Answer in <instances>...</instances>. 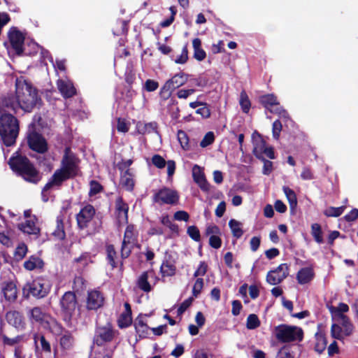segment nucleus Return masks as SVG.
Listing matches in <instances>:
<instances>
[{"instance_id":"obj_1","label":"nucleus","mask_w":358,"mask_h":358,"mask_svg":"<svg viewBox=\"0 0 358 358\" xmlns=\"http://www.w3.org/2000/svg\"><path fill=\"white\" fill-rule=\"evenodd\" d=\"M15 94L23 113H31L36 107L41 105V99L38 96V90L23 76L16 78Z\"/></svg>"},{"instance_id":"obj_2","label":"nucleus","mask_w":358,"mask_h":358,"mask_svg":"<svg viewBox=\"0 0 358 358\" xmlns=\"http://www.w3.org/2000/svg\"><path fill=\"white\" fill-rule=\"evenodd\" d=\"M8 164L15 173L22 176L26 181L37 184L41 179L39 172L25 156H12L8 161Z\"/></svg>"},{"instance_id":"obj_3","label":"nucleus","mask_w":358,"mask_h":358,"mask_svg":"<svg viewBox=\"0 0 358 358\" xmlns=\"http://www.w3.org/2000/svg\"><path fill=\"white\" fill-rule=\"evenodd\" d=\"M19 133L17 119L13 114L2 113L0 116V140L6 146L13 145Z\"/></svg>"},{"instance_id":"obj_4","label":"nucleus","mask_w":358,"mask_h":358,"mask_svg":"<svg viewBox=\"0 0 358 358\" xmlns=\"http://www.w3.org/2000/svg\"><path fill=\"white\" fill-rule=\"evenodd\" d=\"M276 339L280 343L300 342L303 338V331L296 326L280 324L274 328Z\"/></svg>"},{"instance_id":"obj_5","label":"nucleus","mask_w":358,"mask_h":358,"mask_svg":"<svg viewBox=\"0 0 358 358\" xmlns=\"http://www.w3.org/2000/svg\"><path fill=\"white\" fill-rule=\"evenodd\" d=\"M179 199L180 195L176 190L166 187L155 190L152 196V202L159 206L176 205L179 201Z\"/></svg>"},{"instance_id":"obj_6","label":"nucleus","mask_w":358,"mask_h":358,"mask_svg":"<svg viewBox=\"0 0 358 358\" xmlns=\"http://www.w3.org/2000/svg\"><path fill=\"white\" fill-rule=\"evenodd\" d=\"M188 78V75L184 73H178L175 74L171 78L166 80L164 85L162 87L159 95L164 100L168 99L172 92L182 85H184Z\"/></svg>"},{"instance_id":"obj_7","label":"nucleus","mask_w":358,"mask_h":358,"mask_svg":"<svg viewBox=\"0 0 358 358\" xmlns=\"http://www.w3.org/2000/svg\"><path fill=\"white\" fill-rule=\"evenodd\" d=\"M78 305L77 298L73 292H66L60 299V306L66 322H71V317Z\"/></svg>"},{"instance_id":"obj_8","label":"nucleus","mask_w":358,"mask_h":358,"mask_svg":"<svg viewBox=\"0 0 358 358\" xmlns=\"http://www.w3.org/2000/svg\"><path fill=\"white\" fill-rule=\"evenodd\" d=\"M29 294L37 299H41L48 295L50 290V283L49 280L38 278L31 282L27 285Z\"/></svg>"},{"instance_id":"obj_9","label":"nucleus","mask_w":358,"mask_h":358,"mask_svg":"<svg viewBox=\"0 0 358 358\" xmlns=\"http://www.w3.org/2000/svg\"><path fill=\"white\" fill-rule=\"evenodd\" d=\"M0 111L2 113L17 114L21 110V105L16 94H7L0 98Z\"/></svg>"},{"instance_id":"obj_10","label":"nucleus","mask_w":358,"mask_h":358,"mask_svg":"<svg viewBox=\"0 0 358 358\" xmlns=\"http://www.w3.org/2000/svg\"><path fill=\"white\" fill-rule=\"evenodd\" d=\"M27 140L29 148L38 153L43 154L48 150L47 142L39 133L34 130H29Z\"/></svg>"},{"instance_id":"obj_11","label":"nucleus","mask_w":358,"mask_h":358,"mask_svg":"<svg viewBox=\"0 0 358 358\" xmlns=\"http://www.w3.org/2000/svg\"><path fill=\"white\" fill-rule=\"evenodd\" d=\"M289 275V266L287 264H280L275 269L270 271L266 275V281L271 285L280 284Z\"/></svg>"},{"instance_id":"obj_12","label":"nucleus","mask_w":358,"mask_h":358,"mask_svg":"<svg viewBox=\"0 0 358 358\" xmlns=\"http://www.w3.org/2000/svg\"><path fill=\"white\" fill-rule=\"evenodd\" d=\"M8 37L12 48L17 55H20L23 52V44L24 36L17 27H13L8 33Z\"/></svg>"},{"instance_id":"obj_13","label":"nucleus","mask_w":358,"mask_h":358,"mask_svg":"<svg viewBox=\"0 0 358 358\" xmlns=\"http://www.w3.org/2000/svg\"><path fill=\"white\" fill-rule=\"evenodd\" d=\"M94 214L95 209L92 205L87 204L84 206L76 215V220L78 227L80 229L87 228L88 224L92 220Z\"/></svg>"},{"instance_id":"obj_14","label":"nucleus","mask_w":358,"mask_h":358,"mask_svg":"<svg viewBox=\"0 0 358 358\" xmlns=\"http://www.w3.org/2000/svg\"><path fill=\"white\" fill-rule=\"evenodd\" d=\"M104 302L103 294L98 290H92L88 292L87 299V308L96 310L101 308Z\"/></svg>"},{"instance_id":"obj_15","label":"nucleus","mask_w":358,"mask_h":358,"mask_svg":"<svg viewBox=\"0 0 358 358\" xmlns=\"http://www.w3.org/2000/svg\"><path fill=\"white\" fill-rule=\"evenodd\" d=\"M72 178L60 169H57L45 184V189H51L54 187L59 189L62 183L68 179Z\"/></svg>"},{"instance_id":"obj_16","label":"nucleus","mask_w":358,"mask_h":358,"mask_svg":"<svg viewBox=\"0 0 358 358\" xmlns=\"http://www.w3.org/2000/svg\"><path fill=\"white\" fill-rule=\"evenodd\" d=\"M252 142L253 145V154L257 159H262L265 151L266 141L261 134L255 131L252 134Z\"/></svg>"},{"instance_id":"obj_17","label":"nucleus","mask_w":358,"mask_h":358,"mask_svg":"<svg viewBox=\"0 0 358 358\" xmlns=\"http://www.w3.org/2000/svg\"><path fill=\"white\" fill-rule=\"evenodd\" d=\"M129 206L121 196L115 200V214L119 223H124L128 221Z\"/></svg>"},{"instance_id":"obj_18","label":"nucleus","mask_w":358,"mask_h":358,"mask_svg":"<svg viewBox=\"0 0 358 358\" xmlns=\"http://www.w3.org/2000/svg\"><path fill=\"white\" fill-rule=\"evenodd\" d=\"M192 177L194 181L199 186L203 192H208L210 185L206 179L203 172L200 166L195 164L192 168Z\"/></svg>"},{"instance_id":"obj_19","label":"nucleus","mask_w":358,"mask_h":358,"mask_svg":"<svg viewBox=\"0 0 358 358\" xmlns=\"http://www.w3.org/2000/svg\"><path fill=\"white\" fill-rule=\"evenodd\" d=\"M113 331L106 327L98 328L94 337V343L98 346L103 345L105 343L109 342L113 339Z\"/></svg>"},{"instance_id":"obj_20","label":"nucleus","mask_w":358,"mask_h":358,"mask_svg":"<svg viewBox=\"0 0 358 358\" xmlns=\"http://www.w3.org/2000/svg\"><path fill=\"white\" fill-rule=\"evenodd\" d=\"M57 87L64 98H71L76 93V88L70 80H58Z\"/></svg>"},{"instance_id":"obj_21","label":"nucleus","mask_w":358,"mask_h":358,"mask_svg":"<svg viewBox=\"0 0 358 358\" xmlns=\"http://www.w3.org/2000/svg\"><path fill=\"white\" fill-rule=\"evenodd\" d=\"M60 169L71 178H73L77 173L78 167L75 160L71 157L65 155L62 159Z\"/></svg>"},{"instance_id":"obj_22","label":"nucleus","mask_w":358,"mask_h":358,"mask_svg":"<svg viewBox=\"0 0 358 358\" xmlns=\"http://www.w3.org/2000/svg\"><path fill=\"white\" fill-rule=\"evenodd\" d=\"M315 277L313 268L311 266L301 268L296 273V280L300 285H306L313 280Z\"/></svg>"},{"instance_id":"obj_23","label":"nucleus","mask_w":358,"mask_h":358,"mask_svg":"<svg viewBox=\"0 0 358 358\" xmlns=\"http://www.w3.org/2000/svg\"><path fill=\"white\" fill-rule=\"evenodd\" d=\"M27 316L31 323L43 324L45 321L46 314L39 307L30 308L27 312Z\"/></svg>"},{"instance_id":"obj_24","label":"nucleus","mask_w":358,"mask_h":358,"mask_svg":"<svg viewBox=\"0 0 358 358\" xmlns=\"http://www.w3.org/2000/svg\"><path fill=\"white\" fill-rule=\"evenodd\" d=\"M2 292L8 301H15L17 298V288L13 282H4L2 285Z\"/></svg>"},{"instance_id":"obj_25","label":"nucleus","mask_w":358,"mask_h":358,"mask_svg":"<svg viewBox=\"0 0 358 358\" xmlns=\"http://www.w3.org/2000/svg\"><path fill=\"white\" fill-rule=\"evenodd\" d=\"M34 340L36 350L41 348V350L45 352L50 353L51 352L50 344L45 339L44 336L41 334H35Z\"/></svg>"},{"instance_id":"obj_26","label":"nucleus","mask_w":358,"mask_h":358,"mask_svg":"<svg viewBox=\"0 0 358 358\" xmlns=\"http://www.w3.org/2000/svg\"><path fill=\"white\" fill-rule=\"evenodd\" d=\"M152 272H143L137 280L138 287L145 292H150L152 290V287L148 282L149 275Z\"/></svg>"},{"instance_id":"obj_27","label":"nucleus","mask_w":358,"mask_h":358,"mask_svg":"<svg viewBox=\"0 0 358 358\" xmlns=\"http://www.w3.org/2000/svg\"><path fill=\"white\" fill-rule=\"evenodd\" d=\"M44 266L43 261L36 256H31L29 259L24 262V267L28 271H33L36 268H42Z\"/></svg>"},{"instance_id":"obj_28","label":"nucleus","mask_w":358,"mask_h":358,"mask_svg":"<svg viewBox=\"0 0 358 358\" xmlns=\"http://www.w3.org/2000/svg\"><path fill=\"white\" fill-rule=\"evenodd\" d=\"M59 344L63 350H69L71 349L74 344V338L71 333L65 331L60 338Z\"/></svg>"},{"instance_id":"obj_29","label":"nucleus","mask_w":358,"mask_h":358,"mask_svg":"<svg viewBox=\"0 0 358 358\" xmlns=\"http://www.w3.org/2000/svg\"><path fill=\"white\" fill-rule=\"evenodd\" d=\"M192 46L194 48V58L201 62L203 61L206 57V52L201 48V41L199 38H196L192 41Z\"/></svg>"},{"instance_id":"obj_30","label":"nucleus","mask_w":358,"mask_h":358,"mask_svg":"<svg viewBox=\"0 0 358 358\" xmlns=\"http://www.w3.org/2000/svg\"><path fill=\"white\" fill-rule=\"evenodd\" d=\"M176 271V267L173 262L168 259H165L163 261L160 267V271L163 276H173L175 275Z\"/></svg>"},{"instance_id":"obj_31","label":"nucleus","mask_w":358,"mask_h":358,"mask_svg":"<svg viewBox=\"0 0 358 358\" xmlns=\"http://www.w3.org/2000/svg\"><path fill=\"white\" fill-rule=\"evenodd\" d=\"M18 228L24 233L28 234H37L39 233V229L31 220H26L25 222L20 224Z\"/></svg>"},{"instance_id":"obj_32","label":"nucleus","mask_w":358,"mask_h":358,"mask_svg":"<svg viewBox=\"0 0 358 358\" xmlns=\"http://www.w3.org/2000/svg\"><path fill=\"white\" fill-rule=\"evenodd\" d=\"M229 227L231 231L232 235L236 239L240 238L243 235V230L242 229L243 224L234 219H231L229 222Z\"/></svg>"},{"instance_id":"obj_33","label":"nucleus","mask_w":358,"mask_h":358,"mask_svg":"<svg viewBox=\"0 0 358 358\" xmlns=\"http://www.w3.org/2000/svg\"><path fill=\"white\" fill-rule=\"evenodd\" d=\"M138 132L141 134H150L152 132L157 133V124L155 122L149 123L139 122L136 125Z\"/></svg>"},{"instance_id":"obj_34","label":"nucleus","mask_w":358,"mask_h":358,"mask_svg":"<svg viewBox=\"0 0 358 358\" xmlns=\"http://www.w3.org/2000/svg\"><path fill=\"white\" fill-rule=\"evenodd\" d=\"M120 183L128 191H131L134 186V181L129 169H127L121 176Z\"/></svg>"},{"instance_id":"obj_35","label":"nucleus","mask_w":358,"mask_h":358,"mask_svg":"<svg viewBox=\"0 0 358 358\" xmlns=\"http://www.w3.org/2000/svg\"><path fill=\"white\" fill-rule=\"evenodd\" d=\"M63 220L64 218L62 215H59L57 217L56 229L52 232V235L59 240L64 239L66 236Z\"/></svg>"},{"instance_id":"obj_36","label":"nucleus","mask_w":358,"mask_h":358,"mask_svg":"<svg viewBox=\"0 0 358 358\" xmlns=\"http://www.w3.org/2000/svg\"><path fill=\"white\" fill-rule=\"evenodd\" d=\"M338 320L343 327V334L346 336L351 335L353 331V326L350 322L349 318L345 315H341Z\"/></svg>"},{"instance_id":"obj_37","label":"nucleus","mask_w":358,"mask_h":358,"mask_svg":"<svg viewBox=\"0 0 358 358\" xmlns=\"http://www.w3.org/2000/svg\"><path fill=\"white\" fill-rule=\"evenodd\" d=\"M283 192L289 201L290 208L294 209L297 206V199L295 192L287 186L282 187Z\"/></svg>"},{"instance_id":"obj_38","label":"nucleus","mask_w":358,"mask_h":358,"mask_svg":"<svg viewBox=\"0 0 358 358\" xmlns=\"http://www.w3.org/2000/svg\"><path fill=\"white\" fill-rule=\"evenodd\" d=\"M316 343L315 345V350L319 354L322 353L327 348V341L326 337L320 334L317 333Z\"/></svg>"},{"instance_id":"obj_39","label":"nucleus","mask_w":358,"mask_h":358,"mask_svg":"<svg viewBox=\"0 0 358 358\" xmlns=\"http://www.w3.org/2000/svg\"><path fill=\"white\" fill-rule=\"evenodd\" d=\"M260 103L266 108V109L268 110L271 107L276 105L278 103L277 98L273 94H266L260 96L259 98Z\"/></svg>"},{"instance_id":"obj_40","label":"nucleus","mask_w":358,"mask_h":358,"mask_svg":"<svg viewBox=\"0 0 358 358\" xmlns=\"http://www.w3.org/2000/svg\"><path fill=\"white\" fill-rule=\"evenodd\" d=\"M106 259L108 264L111 266L113 269L117 266L115 258H116V251L113 245H108L106 246Z\"/></svg>"},{"instance_id":"obj_41","label":"nucleus","mask_w":358,"mask_h":358,"mask_svg":"<svg viewBox=\"0 0 358 358\" xmlns=\"http://www.w3.org/2000/svg\"><path fill=\"white\" fill-rule=\"evenodd\" d=\"M311 234L317 243L321 244L324 242L321 227L319 224L315 223L312 224Z\"/></svg>"},{"instance_id":"obj_42","label":"nucleus","mask_w":358,"mask_h":358,"mask_svg":"<svg viewBox=\"0 0 358 358\" xmlns=\"http://www.w3.org/2000/svg\"><path fill=\"white\" fill-rule=\"evenodd\" d=\"M240 106L241 107L242 111L245 113H248L250 110L251 103L249 98L245 93V92H241L240 94V100H239Z\"/></svg>"},{"instance_id":"obj_43","label":"nucleus","mask_w":358,"mask_h":358,"mask_svg":"<svg viewBox=\"0 0 358 358\" xmlns=\"http://www.w3.org/2000/svg\"><path fill=\"white\" fill-rule=\"evenodd\" d=\"M178 140L184 150H189V138L187 133L182 130L178 131Z\"/></svg>"},{"instance_id":"obj_44","label":"nucleus","mask_w":358,"mask_h":358,"mask_svg":"<svg viewBox=\"0 0 358 358\" xmlns=\"http://www.w3.org/2000/svg\"><path fill=\"white\" fill-rule=\"evenodd\" d=\"M129 234H131V231L129 230V227L127 228L124 233V238L122 241L121 248V257L122 259H127L131 254V248L127 247L126 238L129 237Z\"/></svg>"},{"instance_id":"obj_45","label":"nucleus","mask_w":358,"mask_h":358,"mask_svg":"<svg viewBox=\"0 0 358 358\" xmlns=\"http://www.w3.org/2000/svg\"><path fill=\"white\" fill-rule=\"evenodd\" d=\"M345 207L344 206L340 207H329L324 211V214L327 217H338L340 216L344 211Z\"/></svg>"},{"instance_id":"obj_46","label":"nucleus","mask_w":358,"mask_h":358,"mask_svg":"<svg viewBox=\"0 0 358 358\" xmlns=\"http://www.w3.org/2000/svg\"><path fill=\"white\" fill-rule=\"evenodd\" d=\"M260 325V321L255 314L248 315L246 321V327L248 329H255Z\"/></svg>"},{"instance_id":"obj_47","label":"nucleus","mask_w":358,"mask_h":358,"mask_svg":"<svg viewBox=\"0 0 358 358\" xmlns=\"http://www.w3.org/2000/svg\"><path fill=\"white\" fill-rule=\"evenodd\" d=\"M27 252V247L24 243H20L16 248L14 257L15 259L17 261L22 260L26 255Z\"/></svg>"},{"instance_id":"obj_48","label":"nucleus","mask_w":358,"mask_h":358,"mask_svg":"<svg viewBox=\"0 0 358 358\" xmlns=\"http://www.w3.org/2000/svg\"><path fill=\"white\" fill-rule=\"evenodd\" d=\"M187 234L194 241L199 242L201 241L200 231L197 227L194 225L188 227Z\"/></svg>"},{"instance_id":"obj_49","label":"nucleus","mask_w":358,"mask_h":358,"mask_svg":"<svg viewBox=\"0 0 358 358\" xmlns=\"http://www.w3.org/2000/svg\"><path fill=\"white\" fill-rule=\"evenodd\" d=\"M215 141V135L213 131L207 132L203 136V139L200 142V146L201 148H206L211 145Z\"/></svg>"},{"instance_id":"obj_50","label":"nucleus","mask_w":358,"mask_h":358,"mask_svg":"<svg viewBox=\"0 0 358 358\" xmlns=\"http://www.w3.org/2000/svg\"><path fill=\"white\" fill-rule=\"evenodd\" d=\"M203 279L201 278H198L193 286L192 288V295L194 297H198V296L201 294V290L203 287Z\"/></svg>"},{"instance_id":"obj_51","label":"nucleus","mask_w":358,"mask_h":358,"mask_svg":"<svg viewBox=\"0 0 358 358\" xmlns=\"http://www.w3.org/2000/svg\"><path fill=\"white\" fill-rule=\"evenodd\" d=\"M188 59V50H187V46L185 45L182 50L181 54L178 56L175 59V62L176 64H183L187 62Z\"/></svg>"},{"instance_id":"obj_52","label":"nucleus","mask_w":358,"mask_h":358,"mask_svg":"<svg viewBox=\"0 0 358 358\" xmlns=\"http://www.w3.org/2000/svg\"><path fill=\"white\" fill-rule=\"evenodd\" d=\"M152 163L158 169H163L166 164L165 159L159 155H154L152 156Z\"/></svg>"},{"instance_id":"obj_53","label":"nucleus","mask_w":358,"mask_h":358,"mask_svg":"<svg viewBox=\"0 0 358 358\" xmlns=\"http://www.w3.org/2000/svg\"><path fill=\"white\" fill-rule=\"evenodd\" d=\"M343 329L340 327V325L336 324H333L331 325V336L336 339H341L343 338L342 334H343Z\"/></svg>"},{"instance_id":"obj_54","label":"nucleus","mask_w":358,"mask_h":358,"mask_svg":"<svg viewBox=\"0 0 358 358\" xmlns=\"http://www.w3.org/2000/svg\"><path fill=\"white\" fill-rule=\"evenodd\" d=\"M15 358H31V354L27 352L22 347L17 346L15 349Z\"/></svg>"},{"instance_id":"obj_55","label":"nucleus","mask_w":358,"mask_h":358,"mask_svg":"<svg viewBox=\"0 0 358 358\" xmlns=\"http://www.w3.org/2000/svg\"><path fill=\"white\" fill-rule=\"evenodd\" d=\"M196 113L200 115L203 118H208L210 116V110L207 103L204 102L203 105H201L200 108L196 110Z\"/></svg>"},{"instance_id":"obj_56","label":"nucleus","mask_w":358,"mask_h":358,"mask_svg":"<svg viewBox=\"0 0 358 358\" xmlns=\"http://www.w3.org/2000/svg\"><path fill=\"white\" fill-rule=\"evenodd\" d=\"M293 353L290 351L289 348L282 347L278 352L276 358H294Z\"/></svg>"},{"instance_id":"obj_57","label":"nucleus","mask_w":358,"mask_h":358,"mask_svg":"<svg viewBox=\"0 0 358 358\" xmlns=\"http://www.w3.org/2000/svg\"><path fill=\"white\" fill-rule=\"evenodd\" d=\"M193 301V297H189L185 299L178 307L177 313L178 315L183 314V313L191 306Z\"/></svg>"},{"instance_id":"obj_58","label":"nucleus","mask_w":358,"mask_h":358,"mask_svg":"<svg viewBox=\"0 0 358 358\" xmlns=\"http://www.w3.org/2000/svg\"><path fill=\"white\" fill-rule=\"evenodd\" d=\"M259 159L264 162V166L262 170L263 174L266 176L269 175L273 171V162L265 159L264 156L262 157V159Z\"/></svg>"},{"instance_id":"obj_59","label":"nucleus","mask_w":358,"mask_h":358,"mask_svg":"<svg viewBox=\"0 0 358 358\" xmlns=\"http://www.w3.org/2000/svg\"><path fill=\"white\" fill-rule=\"evenodd\" d=\"M208 270V265L205 262H201L197 269L194 273V277L203 276L206 275Z\"/></svg>"},{"instance_id":"obj_60","label":"nucleus","mask_w":358,"mask_h":358,"mask_svg":"<svg viewBox=\"0 0 358 358\" xmlns=\"http://www.w3.org/2000/svg\"><path fill=\"white\" fill-rule=\"evenodd\" d=\"M158 87H159L158 82H157L154 80L148 79L145 81L143 87L147 92H154L158 88Z\"/></svg>"},{"instance_id":"obj_61","label":"nucleus","mask_w":358,"mask_h":358,"mask_svg":"<svg viewBox=\"0 0 358 358\" xmlns=\"http://www.w3.org/2000/svg\"><path fill=\"white\" fill-rule=\"evenodd\" d=\"M90 253L84 252L79 257L76 258L74 262L81 264L83 266L87 265L91 262Z\"/></svg>"},{"instance_id":"obj_62","label":"nucleus","mask_w":358,"mask_h":358,"mask_svg":"<svg viewBox=\"0 0 358 358\" xmlns=\"http://www.w3.org/2000/svg\"><path fill=\"white\" fill-rule=\"evenodd\" d=\"M150 329L148 325H145L137 327L135 329L140 338H145L148 337Z\"/></svg>"},{"instance_id":"obj_63","label":"nucleus","mask_w":358,"mask_h":358,"mask_svg":"<svg viewBox=\"0 0 358 358\" xmlns=\"http://www.w3.org/2000/svg\"><path fill=\"white\" fill-rule=\"evenodd\" d=\"M90 194L94 195L99 193L102 190V186L100 183L96 180H92L90 183Z\"/></svg>"},{"instance_id":"obj_64","label":"nucleus","mask_w":358,"mask_h":358,"mask_svg":"<svg viewBox=\"0 0 358 358\" xmlns=\"http://www.w3.org/2000/svg\"><path fill=\"white\" fill-rule=\"evenodd\" d=\"M209 244L212 248L218 249L222 245V240L217 235H212L209 238Z\"/></svg>"}]
</instances>
